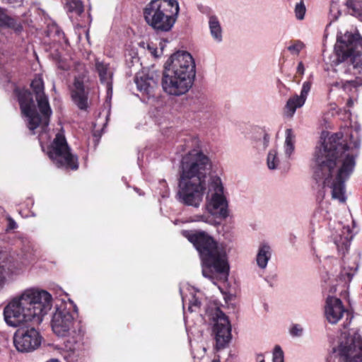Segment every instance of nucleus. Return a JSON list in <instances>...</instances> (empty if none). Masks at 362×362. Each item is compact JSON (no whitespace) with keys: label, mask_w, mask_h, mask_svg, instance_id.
<instances>
[{"label":"nucleus","mask_w":362,"mask_h":362,"mask_svg":"<svg viewBox=\"0 0 362 362\" xmlns=\"http://www.w3.org/2000/svg\"><path fill=\"white\" fill-rule=\"evenodd\" d=\"M361 146V127L355 123L332 134L315 150L312 161L313 177L322 185L325 195L344 203L345 182L354 171Z\"/></svg>","instance_id":"nucleus-1"},{"label":"nucleus","mask_w":362,"mask_h":362,"mask_svg":"<svg viewBox=\"0 0 362 362\" xmlns=\"http://www.w3.org/2000/svg\"><path fill=\"white\" fill-rule=\"evenodd\" d=\"M30 86L35 95L40 113L36 110L35 104L30 91L16 89L15 92L18 97L21 114L25 118L28 127L33 134H38L39 142L42 151H45V144L51 138L47 130L52 112L48 98L44 92L42 78L40 76L35 77L32 81Z\"/></svg>","instance_id":"nucleus-2"},{"label":"nucleus","mask_w":362,"mask_h":362,"mask_svg":"<svg viewBox=\"0 0 362 362\" xmlns=\"http://www.w3.org/2000/svg\"><path fill=\"white\" fill-rule=\"evenodd\" d=\"M52 307V296L47 291L29 288L13 298L4 309V316L10 327L27 322L39 325Z\"/></svg>","instance_id":"nucleus-3"},{"label":"nucleus","mask_w":362,"mask_h":362,"mask_svg":"<svg viewBox=\"0 0 362 362\" xmlns=\"http://www.w3.org/2000/svg\"><path fill=\"white\" fill-rule=\"evenodd\" d=\"M182 235L198 251L202 264V274L214 284L226 281L229 274L227 245L216 242L205 232L184 230Z\"/></svg>","instance_id":"nucleus-4"},{"label":"nucleus","mask_w":362,"mask_h":362,"mask_svg":"<svg viewBox=\"0 0 362 362\" xmlns=\"http://www.w3.org/2000/svg\"><path fill=\"white\" fill-rule=\"evenodd\" d=\"M195 75L196 66L192 56L186 51H177L165 63L163 89L168 95H184L192 87Z\"/></svg>","instance_id":"nucleus-5"},{"label":"nucleus","mask_w":362,"mask_h":362,"mask_svg":"<svg viewBox=\"0 0 362 362\" xmlns=\"http://www.w3.org/2000/svg\"><path fill=\"white\" fill-rule=\"evenodd\" d=\"M51 326L53 332L59 337L68 336L64 341V357L66 362H81L80 351L83 346V334L79 323L75 320L71 308L62 302L56 305Z\"/></svg>","instance_id":"nucleus-6"},{"label":"nucleus","mask_w":362,"mask_h":362,"mask_svg":"<svg viewBox=\"0 0 362 362\" xmlns=\"http://www.w3.org/2000/svg\"><path fill=\"white\" fill-rule=\"evenodd\" d=\"M180 13L177 0H150L143 9L144 18L156 33H167L175 25Z\"/></svg>","instance_id":"nucleus-7"},{"label":"nucleus","mask_w":362,"mask_h":362,"mask_svg":"<svg viewBox=\"0 0 362 362\" xmlns=\"http://www.w3.org/2000/svg\"><path fill=\"white\" fill-rule=\"evenodd\" d=\"M204 209L207 214L194 216L193 221L214 225L215 218L226 219L229 216L228 200L222 180L218 176L210 177Z\"/></svg>","instance_id":"nucleus-8"},{"label":"nucleus","mask_w":362,"mask_h":362,"mask_svg":"<svg viewBox=\"0 0 362 362\" xmlns=\"http://www.w3.org/2000/svg\"><path fill=\"white\" fill-rule=\"evenodd\" d=\"M334 59L331 61L332 66L342 64L348 66L344 73L351 71L353 69L362 67V37L358 33L346 32L344 35H338L334 46Z\"/></svg>","instance_id":"nucleus-9"},{"label":"nucleus","mask_w":362,"mask_h":362,"mask_svg":"<svg viewBox=\"0 0 362 362\" xmlns=\"http://www.w3.org/2000/svg\"><path fill=\"white\" fill-rule=\"evenodd\" d=\"M211 166L209 158L202 151L194 148L182 157L178 180L206 182Z\"/></svg>","instance_id":"nucleus-10"},{"label":"nucleus","mask_w":362,"mask_h":362,"mask_svg":"<svg viewBox=\"0 0 362 362\" xmlns=\"http://www.w3.org/2000/svg\"><path fill=\"white\" fill-rule=\"evenodd\" d=\"M353 237L354 235L349 226H342L339 223L334 236V241L339 252L345 255V252L349 250ZM356 257V256L349 257L344 255L341 270L338 275L339 280L346 283L351 281L358 269Z\"/></svg>","instance_id":"nucleus-11"},{"label":"nucleus","mask_w":362,"mask_h":362,"mask_svg":"<svg viewBox=\"0 0 362 362\" xmlns=\"http://www.w3.org/2000/svg\"><path fill=\"white\" fill-rule=\"evenodd\" d=\"M362 362V337L341 333L339 344L332 349L329 362Z\"/></svg>","instance_id":"nucleus-12"},{"label":"nucleus","mask_w":362,"mask_h":362,"mask_svg":"<svg viewBox=\"0 0 362 362\" xmlns=\"http://www.w3.org/2000/svg\"><path fill=\"white\" fill-rule=\"evenodd\" d=\"M204 320L213 326L217 349H223L231 339V325L228 317L214 304L209 305L205 312Z\"/></svg>","instance_id":"nucleus-13"},{"label":"nucleus","mask_w":362,"mask_h":362,"mask_svg":"<svg viewBox=\"0 0 362 362\" xmlns=\"http://www.w3.org/2000/svg\"><path fill=\"white\" fill-rule=\"evenodd\" d=\"M47 153L58 168L74 170L78 168V158L71 153L65 137L60 133L56 134L53 142L47 146Z\"/></svg>","instance_id":"nucleus-14"},{"label":"nucleus","mask_w":362,"mask_h":362,"mask_svg":"<svg viewBox=\"0 0 362 362\" xmlns=\"http://www.w3.org/2000/svg\"><path fill=\"white\" fill-rule=\"evenodd\" d=\"M206 189V182L178 180L176 199L183 205L199 208Z\"/></svg>","instance_id":"nucleus-15"},{"label":"nucleus","mask_w":362,"mask_h":362,"mask_svg":"<svg viewBox=\"0 0 362 362\" xmlns=\"http://www.w3.org/2000/svg\"><path fill=\"white\" fill-rule=\"evenodd\" d=\"M41 342V335L33 327L18 329L13 335V344L19 352H32L40 347Z\"/></svg>","instance_id":"nucleus-16"},{"label":"nucleus","mask_w":362,"mask_h":362,"mask_svg":"<svg viewBox=\"0 0 362 362\" xmlns=\"http://www.w3.org/2000/svg\"><path fill=\"white\" fill-rule=\"evenodd\" d=\"M346 315V321L343 326L346 329L353 319V315L347 310L342 301L335 297L328 296L325 301V316L329 323L332 325L337 324L344 316Z\"/></svg>","instance_id":"nucleus-17"},{"label":"nucleus","mask_w":362,"mask_h":362,"mask_svg":"<svg viewBox=\"0 0 362 362\" xmlns=\"http://www.w3.org/2000/svg\"><path fill=\"white\" fill-rule=\"evenodd\" d=\"M311 86V81H305L302 85L300 95L294 94L288 99L284 107V115L286 117H293L296 110L305 105Z\"/></svg>","instance_id":"nucleus-18"},{"label":"nucleus","mask_w":362,"mask_h":362,"mask_svg":"<svg viewBox=\"0 0 362 362\" xmlns=\"http://www.w3.org/2000/svg\"><path fill=\"white\" fill-rule=\"evenodd\" d=\"M95 66L100 83L106 87L107 98L110 100L112 95V78L114 71L109 64H106L98 59H96Z\"/></svg>","instance_id":"nucleus-19"},{"label":"nucleus","mask_w":362,"mask_h":362,"mask_svg":"<svg viewBox=\"0 0 362 362\" xmlns=\"http://www.w3.org/2000/svg\"><path fill=\"white\" fill-rule=\"evenodd\" d=\"M134 81L137 89L148 96L153 95V90L158 84V80L154 78L153 74L150 76L148 74H146L143 72L137 74Z\"/></svg>","instance_id":"nucleus-20"},{"label":"nucleus","mask_w":362,"mask_h":362,"mask_svg":"<svg viewBox=\"0 0 362 362\" xmlns=\"http://www.w3.org/2000/svg\"><path fill=\"white\" fill-rule=\"evenodd\" d=\"M71 95L74 102L80 109L85 110L87 107V93L83 83L79 78L74 80Z\"/></svg>","instance_id":"nucleus-21"},{"label":"nucleus","mask_w":362,"mask_h":362,"mask_svg":"<svg viewBox=\"0 0 362 362\" xmlns=\"http://www.w3.org/2000/svg\"><path fill=\"white\" fill-rule=\"evenodd\" d=\"M0 28H10L17 33L21 32L23 29L21 22L7 15L1 8H0Z\"/></svg>","instance_id":"nucleus-22"},{"label":"nucleus","mask_w":362,"mask_h":362,"mask_svg":"<svg viewBox=\"0 0 362 362\" xmlns=\"http://www.w3.org/2000/svg\"><path fill=\"white\" fill-rule=\"evenodd\" d=\"M296 135L291 129L285 132V141L284 143V158L290 160L295 151Z\"/></svg>","instance_id":"nucleus-23"},{"label":"nucleus","mask_w":362,"mask_h":362,"mask_svg":"<svg viewBox=\"0 0 362 362\" xmlns=\"http://www.w3.org/2000/svg\"><path fill=\"white\" fill-rule=\"evenodd\" d=\"M272 256L271 247L267 243H262L259 245L256 257V261L258 267L264 269Z\"/></svg>","instance_id":"nucleus-24"},{"label":"nucleus","mask_w":362,"mask_h":362,"mask_svg":"<svg viewBox=\"0 0 362 362\" xmlns=\"http://www.w3.org/2000/svg\"><path fill=\"white\" fill-rule=\"evenodd\" d=\"M209 28L213 40L220 43L223 40V30L217 17L212 16L209 19Z\"/></svg>","instance_id":"nucleus-25"},{"label":"nucleus","mask_w":362,"mask_h":362,"mask_svg":"<svg viewBox=\"0 0 362 362\" xmlns=\"http://www.w3.org/2000/svg\"><path fill=\"white\" fill-rule=\"evenodd\" d=\"M64 8L70 18L80 16L84 11V6L81 0H66Z\"/></svg>","instance_id":"nucleus-26"},{"label":"nucleus","mask_w":362,"mask_h":362,"mask_svg":"<svg viewBox=\"0 0 362 362\" xmlns=\"http://www.w3.org/2000/svg\"><path fill=\"white\" fill-rule=\"evenodd\" d=\"M358 84L357 81L354 80H340L329 82L328 83L329 92L331 93L334 88H342L344 91H350L352 88H356Z\"/></svg>","instance_id":"nucleus-27"},{"label":"nucleus","mask_w":362,"mask_h":362,"mask_svg":"<svg viewBox=\"0 0 362 362\" xmlns=\"http://www.w3.org/2000/svg\"><path fill=\"white\" fill-rule=\"evenodd\" d=\"M281 164L279 153L276 148L269 150L267 157V165L269 170H274L280 168Z\"/></svg>","instance_id":"nucleus-28"},{"label":"nucleus","mask_w":362,"mask_h":362,"mask_svg":"<svg viewBox=\"0 0 362 362\" xmlns=\"http://www.w3.org/2000/svg\"><path fill=\"white\" fill-rule=\"evenodd\" d=\"M346 5L351 15L362 21V0H348Z\"/></svg>","instance_id":"nucleus-29"},{"label":"nucleus","mask_w":362,"mask_h":362,"mask_svg":"<svg viewBox=\"0 0 362 362\" xmlns=\"http://www.w3.org/2000/svg\"><path fill=\"white\" fill-rule=\"evenodd\" d=\"M294 12H295L296 18L298 20L301 21V20L304 19L305 14L306 12V8H305V5L304 4L303 0H301L300 2H298L296 4Z\"/></svg>","instance_id":"nucleus-30"},{"label":"nucleus","mask_w":362,"mask_h":362,"mask_svg":"<svg viewBox=\"0 0 362 362\" xmlns=\"http://www.w3.org/2000/svg\"><path fill=\"white\" fill-rule=\"evenodd\" d=\"M304 47L305 45L303 42L300 40H296L292 42L291 44L287 47V49L291 52V54L298 55Z\"/></svg>","instance_id":"nucleus-31"},{"label":"nucleus","mask_w":362,"mask_h":362,"mask_svg":"<svg viewBox=\"0 0 362 362\" xmlns=\"http://www.w3.org/2000/svg\"><path fill=\"white\" fill-rule=\"evenodd\" d=\"M189 300V308L188 310L189 312L196 311L197 309H199L201 305V302L199 300V298L194 295L193 293H191V297Z\"/></svg>","instance_id":"nucleus-32"},{"label":"nucleus","mask_w":362,"mask_h":362,"mask_svg":"<svg viewBox=\"0 0 362 362\" xmlns=\"http://www.w3.org/2000/svg\"><path fill=\"white\" fill-rule=\"evenodd\" d=\"M273 362H284V354L280 346L276 345L273 351Z\"/></svg>","instance_id":"nucleus-33"},{"label":"nucleus","mask_w":362,"mask_h":362,"mask_svg":"<svg viewBox=\"0 0 362 362\" xmlns=\"http://www.w3.org/2000/svg\"><path fill=\"white\" fill-rule=\"evenodd\" d=\"M13 274V272L9 268H6L4 265L0 264V287H1L6 281V279Z\"/></svg>","instance_id":"nucleus-34"},{"label":"nucleus","mask_w":362,"mask_h":362,"mask_svg":"<svg viewBox=\"0 0 362 362\" xmlns=\"http://www.w3.org/2000/svg\"><path fill=\"white\" fill-rule=\"evenodd\" d=\"M303 329L298 324L293 325L289 329V333L292 337H300L303 335Z\"/></svg>","instance_id":"nucleus-35"},{"label":"nucleus","mask_w":362,"mask_h":362,"mask_svg":"<svg viewBox=\"0 0 362 362\" xmlns=\"http://www.w3.org/2000/svg\"><path fill=\"white\" fill-rule=\"evenodd\" d=\"M330 16L332 20H337L340 15V11L338 9L337 5L336 4H332L330 7L329 11Z\"/></svg>","instance_id":"nucleus-36"},{"label":"nucleus","mask_w":362,"mask_h":362,"mask_svg":"<svg viewBox=\"0 0 362 362\" xmlns=\"http://www.w3.org/2000/svg\"><path fill=\"white\" fill-rule=\"evenodd\" d=\"M57 66L61 69L68 70L70 68L71 65L66 60L59 59L57 62Z\"/></svg>","instance_id":"nucleus-37"},{"label":"nucleus","mask_w":362,"mask_h":362,"mask_svg":"<svg viewBox=\"0 0 362 362\" xmlns=\"http://www.w3.org/2000/svg\"><path fill=\"white\" fill-rule=\"evenodd\" d=\"M8 228L9 229L13 230V229H16L17 228V223L13 218L9 217L8 218Z\"/></svg>","instance_id":"nucleus-38"},{"label":"nucleus","mask_w":362,"mask_h":362,"mask_svg":"<svg viewBox=\"0 0 362 362\" xmlns=\"http://www.w3.org/2000/svg\"><path fill=\"white\" fill-rule=\"evenodd\" d=\"M262 142H263L264 148H267L269 143V136L268 134H264Z\"/></svg>","instance_id":"nucleus-39"},{"label":"nucleus","mask_w":362,"mask_h":362,"mask_svg":"<svg viewBox=\"0 0 362 362\" xmlns=\"http://www.w3.org/2000/svg\"><path fill=\"white\" fill-rule=\"evenodd\" d=\"M305 71L304 65L302 62H300L297 66V72L303 74Z\"/></svg>","instance_id":"nucleus-40"},{"label":"nucleus","mask_w":362,"mask_h":362,"mask_svg":"<svg viewBox=\"0 0 362 362\" xmlns=\"http://www.w3.org/2000/svg\"><path fill=\"white\" fill-rule=\"evenodd\" d=\"M160 186L165 189V193H167L168 186L165 180L160 181Z\"/></svg>","instance_id":"nucleus-41"},{"label":"nucleus","mask_w":362,"mask_h":362,"mask_svg":"<svg viewBox=\"0 0 362 362\" xmlns=\"http://www.w3.org/2000/svg\"><path fill=\"white\" fill-rule=\"evenodd\" d=\"M4 2L13 4V3H19L21 2L22 0H1Z\"/></svg>","instance_id":"nucleus-42"},{"label":"nucleus","mask_w":362,"mask_h":362,"mask_svg":"<svg viewBox=\"0 0 362 362\" xmlns=\"http://www.w3.org/2000/svg\"><path fill=\"white\" fill-rule=\"evenodd\" d=\"M257 357L258 362H264V355L262 354H259Z\"/></svg>","instance_id":"nucleus-43"},{"label":"nucleus","mask_w":362,"mask_h":362,"mask_svg":"<svg viewBox=\"0 0 362 362\" xmlns=\"http://www.w3.org/2000/svg\"><path fill=\"white\" fill-rule=\"evenodd\" d=\"M354 105V100L352 98H349L347 101V106L351 107Z\"/></svg>","instance_id":"nucleus-44"},{"label":"nucleus","mask_w":362,"mask_h":362,"mask_svg":"<svg viewBox=\"0 0 362 362\" xmlns=\"http://www.w3.org/2000/svg\"><path fill=\"white\" fill-rule=\"evenodd\" d=\"M180 294H181V296H182V301L184 302L186 299V296H184V294L182 293V289L180 288Z\"/></svg>","instance_id":"nucleus-45"},{"label":"nucleus","mask_w":362,"mask_h":362,"mask_svg":"<svg viewBox=\"0 0 362 362\" xmlns=\"http://www.w3.org/2000/svg\"><path fill=\"white\" fill-rule=\"evenodd\" d=\"M47 362H59L57 359H51Z\"/></svg>","instance_id":"nucleus-46"},{"label":"nucleus","mask_w":362,"mask_h":362,"mask_svg":"<svg viewBox=\"0 0 362 362\" xmlns=\"http://www.w3.org/2000/svg\"><path fill=\"white\" fill-rule=\"evenodd\" d=\"M212 362H220V360H219V358H214L213 359Z\"/></svg>","instance_id":"nucleus-47"},{"label":"nucleus","mask_w":362,"mask_h":362,"mask_svg":"<svg viewBox=\"0 0 362 362\" xmlns=\"http://www.w3.org/2000/svg\"><path fill=\"white\" fill-rule=\"evenodd\" d=\"M153 55H154L155 57H156L159 56V54H157V52H155L153 53Z\"/></svg>","instance_id":"nucleus-48"},{"label":"nucleus","mask_w":362,"mask_h":362,"mask_svg":"<svg viewBox=\"0 0 362 362\" xmlns=\"http://www.w3.org/2000/svg\"><path fill=\"white\" fill-rule=\"evenodd\" d=\"M74 311L76 313L77 312V308L76 305H74Z\"/></svg>","instance_id":"nucleus-49"},{"label":"nucleus","mask_w":362,"mask_h":362,"mask_svg":"<svg viewBox=\"0 0 362 362\" xmlns=\"http://www.w3.org/2000/svg\"><path fill=\"white\" fill-rule=\"evenodd\" d=\"M57 35H59L61 34V32L59 30H57Z\"/></svg>","instance_id":"nucleus-50"},{"label":"nucleus","mask_w":362,"mask_h":362,"mask_svg":"<svg viewBox=\"0 0 362 362\" xmlns=\"http://www.w3.org/2000/svg\"><path fill=\"white\" fill-rule=\"evenodd\" d=\"M203 351H204V352H205L206 351V349L203 348Z\"/></svg>","instance_id":"nucleus-51"}]
</instances>
